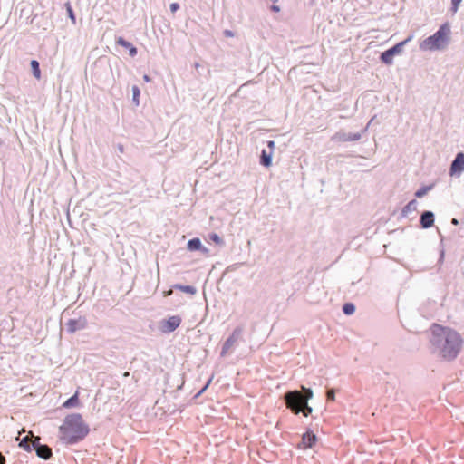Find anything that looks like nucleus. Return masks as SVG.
<instances>
[{
    "instance_id": "nucleus-1",
    "label": "nucleus",
    "mask_w": 464,
    "mask_h": 464,
    "mask_svg": "<svg viewBox=\"0 0 464 464\" xmlns=\"http://www.w3.org/2000/svg\"><path fill=\"white\" fill-rule=\"evenodd\" d=\"M431 336L430 342L434 352L445 361L454 360L459 353L463 340L460 334L450 328L433 324L430 327Z\"/></svg>"
},
{
    "instance_id": "nucleus-2",
    "label": "nucleus",
    "mask_w": 464,
    "mask_h": 464,
    "mask_svg": "<svg viewBox=\"0 0 464 464\" xmlns=\"http://www.w3.org/2000/svg\"><path fill=\"white\" fill-rule=\"evenodd\" d=\"M89 431L90 429L80 413L66 416L63 424L59 428L61 440L68 445L82 440Z\"/></svg>"
},
{
    "instance_id": "nucleus-3",
    "label": "nucleus",
    "mask_w": 464,
    "mask_h": 464,
    "mask_svg": "<svg viewBox=\"0 0 464 464\" xmlns=\"http://www.w3.org/2000/svg\"><path fill=\"white\" fill-rule=\"evenodd\" d=\"M313 391L310 388L303 387V391L291 390L284 394L285 403L292 413L297 415L303 413L304 417L310 415L313 409L308 401L313 398Z\"/></svg>"
},
{
    "instance_id": "nucleus-4",
    "label": "nucleus",
    "mask_w": 464,
    "mask_h": 464,
    "mask_svg": "<svg viewBox=\"0 0 464 464\" xmlns=\"http://www.w3.org/2000/svg\"><path fill=\"white\" fill-rule=\"evenodd\" d=\"M450 23L442 24L433 34L420 43V49L421 51L443 50L450 42Z\"/></svg>"
},
{
    "instance_id": "nucleus-5",
    "label": "nucleus",
    "mask_w": 464,
    "mask_h": 464,
    "mask_svg": "<svg viewBox=\"0 0 464 464\" xmlns=\"http://www.w3.org/2000/svg\"><path fill=\"white\" fill-rule=\"evenodd\" d=\"M413 34H411L405 40L397 43L391 48L382 52L380 55V60L382 63L386 65H391L393 63V57L402 52L403 47L413 39Z\"/></svg>"
},
{
    "instance_id": "nucleus-6",
    "label": "nucleus",
    "mask_w": 464,
    "mask_h": 464,
    "mask_svg": "<svg viewBox=\"0 0 464 464\" xmlns=\"http://www.w3.org/2000/svg\"><path fill=\"white\" fill-rule=\"evenodd\" d=\"M243 334V326H237L233 330L232 334L224 342L220 355L225 356L231 349H234L236 346H237L240 342H244Z\"/></svg>"
},
{
    "instance_id": "nucleus-7",
    "label": "nucleus",
    "mask_w": 464,
    "mask_h": 464,
    "mask_svg": "<svg viewBox=\"0 0 464 464\" xmlns=\"http://www.w3.org/2000/svg\"><path fill=\"white\" fill-rule=\"evenodd\" d=\"M375 116L371 119L365 128L362 130V132H344L338 131L333 137L332 140L339 141V142H348V141H358L362 138V133L365 132L368 130L369 125L374 120Z\"/></svg>"
},
{
    "instance_id": "nucleus-8",
    "label": "nucleus",
    "mask_w": 464,
    "mask_h": 464,
    "mask_svg": "<svg viewBox=\"0 0 464 464\" xmlns=\"http://www.w3.org/2000/svg\"><path fill=\"white\" fill-rule=\"evenodd\" d=\"M464 171V152H458L450 163V175L459 177Z\"/></svg>"
},
{
    "instance_id": "nucleus-9",
    "label": "nucleus",
    "mask_w": 464,
    "mask_h": 464,
    "mask_svg": "<svg viewBox=\"0 0 464 464\" xmlns=\"http://www.w3.org/2000/svg\"><path fill=\"white\" fill-rule=\"evenodd\" d=\"M181 323L179 315H173L161 322L160 329L162 333H171L175 331Z\"/></svg>"
},
{
    "instance_id": "nucleus-10",
    "label": "nucleus",
    "mask_w": 464,
    "mask_h": 464,
    "mask_svg": "<svg viewBox=\"0 0 464 464\" xmlns=\"http://www.w3.org/2000/svg\"><path fill=\"white\" fill-rule=\"evenodd\" d=\"M435 214L430 210H424L420 217V227L422 229H429L434 226Z\"/></svg>"
},
{
    "instance_id": "nucleus-11",
    "label": "nucleus",
    "mask_w": 464,
    "mask_h": 464,
    "mask_svg": "<svg viewBox=\"0 0 464 464\" xmlns=\"http://www.w3.org/2000/svg\"><path fill=\"white\" fill-rule=\"evenodd\" d=\"M316 441H317L316 435L311 430H307L302 435V441L298 445V447L299 448L303 447L304 449H311L314 446Z\"/></svg>"
},
{
    "instance_id": "nucleus-12",
    "label": "nucleus",
    "mask_w": 464,
    "mask_h": 464,
    "mask_svg": "<svg viewBox=\"0 0 464 464\" xmlns=\"http://www.w3.org/2000/svg\"><path fill=\"white\" fill-rule=\"evenodd\" d=\"M67 330L70 333L84 329L87 326V320L85 317H79L78 319H70L67 324Z\"/></svg>"
},
{
    "instance_id": "nucleus-13",
    "label": "nucleus",
    "mask_w": 464,
    "mask_h": 464,
    "mask_svg": "<svg viewBox=\"0 0 464 464\" xmlns=\"http://www.w3.org/2000/svg\"><path fill=\"white\" fill-rule=\"evenodd\" d=\"M273 154L271 150L263 149L260 153L259 163L265 168H269L272 165Z\"/></svg>"
},
{
    "instance_id": "nucleus-14",
    "label": "nucleus",
    "mask_w": 464,
    "mask_h": 464,
    "mask_svg": "<svg viewBox=\"0 0 464 464\" xmlns=\"http://www.w3.org/2000/svg\"><path fill=\"white\" fill-rule=\"evenodd\" d=\"M116 44L120 46H122L124 48H126L127 50H129V53H130V56H135L137 54V48L135 46L132 45V44H130V42L126 41L124 38L122 37H118L116 39Z\"/></svg>"
},
{
    "instance_id": "nucleus-15",
    "label": "nucleus",
    "mask_w": 464,
    "mask_h": 464,
    "mask_svg": "<svg viewBox=\"0 0 464 464\" xmlns=\"http://www.w3.org/2000/svg\"><path fill=\"white\" fill-rule=\"evenodd\" d=\"M418 201L416 199H411L401 209V217L406 218L409 213L413 212L417 209Z\"/></svg>"
},
{
    "instance_id": "nucleus-16",
    "label": "nucleus",
    "mask_w": 464,
    "mask_h": 464,
    "mask_svg": "<svg viewBox=\"0 0 464 464\" xmlns=\"http://www.w3.org/2000/svg\"><path fill=\"white\" fill-rule=\"evenodd\" d=\"M36 454L38 457L49 459L52 457V449L47 445H41V447H37Z\"/></svg>"
},
{
    "instance_id": "nucleus-17",
    "label": "nucleus",
    "mask_w": 464,
    "mask_h": 464,
    "mask_svg": "<svg viewBox=\"0 0 464 464\" xmlns=\"http://www.w3.org/2000/svg\"><path fill=\"white\" fill-rule=\"evenodd\" d=\"M79 404V391H76V392L71 398L63 403V408L69 409L78 407Z\"/></svg>"
},
{
    "instance_id": "nucleus-18",
    "label": "nucleus",
    "mask_w": 464,
    "mask_h": 464,
    "mask_svg": "<svg viewBox=\"0 0 464 464\" xmlns=\"http://www.w3.org/2000/svg\"><path fill=\"white\" fill-rule=\"evenodd\" d=\"M434 188V184L425 185L420 187L419 189L415 191V197L416 198H422L424 197L429 191H430Z\"/></svg>"
},
{
    "instance_id": "nucleus-19",
    "label": "nucleus",
    "mask_w": 464,
    "mask_h": 464,
    "mask_svg": "<svg viewBox=\"0 0 464 464\" xmlns=\"http://www.w3.org/2000/svg\"><path fill=\"white\" fill-rule=\"evenodd\" d=\"M355 310H356V307H355L354 304L351 303V302L345 303L342 307V311L345 315L353 314Z\"/></svg>"
},
{
    "instance_id": "nucleus-20",
    "label": "nucleus",
    "mask_w": 464,
    "mask_h": 464,
    "mask_svg": "<svg viewBox=\"0 0 464 464\" xmlns=\"http://www.w3.org/2000/svg\"><path fill=\"white\" fill-rule=\"evenodd\" d=\"M173 287L175 289L180 290L181 292H185V293H188L190 295H194L197 292L196 288L191 285H183L176 284L173 285Z\"/></svg>"
},
{
    "instance_id": "nucleus-21",
    "label": "nucleus",
    "mask_w": 464,
    "mask_h": 464,
    "mask_svg": "<svg viewBox=\"0 0 464 464\" xmlns=\"http://www.w3.org/2000/svg\"><path fill=\"white\" fill-rule=\"evenodd\" d=\"M31 67H32V70H33L34 76L37 80H39L41 78V70H40V67H39V63L36 60H32L31 61Z\"/></svg>"
},
{
    "instance_id": "nucleus-22",
    "label": "nucleus",
    "mask_w": 464,
    "mask_h": 464,
    "mask_svg": "<svg viewBox=\"0 0 464 464\" xmlns=\"http://www.w3.org/2000/svg\"><path fill=\"white\" fill-rule=\"evenodd\" d=\"M209 239L213 241L217 246H223L225 245V242L221 237H219L216 233L209 234Z\"/></svg>"
},
{
    "instance_id": "nucleus-23",
    "label": "nucleus",
    "mask_w": 464,
    "mask_h": 464,
    "mask_svg": "<svg viewBox=\"0 0 464 464\" xmlns=\"http://www.w3.org/2000/svg\"><path fill=\"white\" fill-rule=\"evenodd\" d=\"M201 246V241L199 238H193L188 241V247L190 250H197L199 249Z\"/></svg>"
},
{
    "instance_id": "nucleus-24",
    "label": "nucleus",
    "mask_w": 464,
    "mask_h": 464,
    "mask_svg": "<svg viewBox=\"0 0 464 464\" xmlns=\"http://www.w3.org/2000/svg\"><path fill=\"white\" fill-rule=\"evenodd\" d=\"M64 5H65V8H66L68 16L70 17L72 24H76V17H75V14L73 13V10H72V7L70 2H66Z\"/></svg>"
},
{
    "instance_id": "nucleus-25",
    "label": "nucleus",
    "mask_w": 464,
    "mask_h": 464,
    "mask_svg": "<svg viewBox=\"0 0 464 464\" xmlns=\"http://www.w3.org/2000/svg\"><path fill=\"white\" fill-rule=\"evenodd\" d=\"M31 441L28 437H24L19 446L22 447L23 449H24L26 451H31L32 450V448H31Z\"/></svg>"
},
{
    "instance_id": "nucleus-26",
    "label": "nucleus",
    "mask_w": 464,
    "mask_h": 464,
    "mask_svg": "<svg viewBox=\"0 0 464 464\" xmlns=\"http://www.w3.org/2000/svg\"><path fill=\"white\" fill-rule=\"evenodd\" d=\"M132 93H133V102L135 103L136 106H138L140 103L139 98H140V89L138 86H136V85L132 86Z\"/></svg>"
},
{
    "instance_id": "nucleus-27",
    "label": "nucleus",
    "mask_w": 464,
    "mask_h": 464,
    "mask_svg": "<svg viewBox=\"0 0 464 464\" xmlns=\"http://www.w3.org/2000/svg\"><path fill=\"white\" fill-rule=\"evenodd\" d=\"M326 398L328 401H334L335 400V390L334 388L327 389Z\"/></svg>"
},
{
    "instance_id": "nucleus-28",
    "label": "nucleus",
    "mask_w": 464,
    "mask_h": 464,
    "mask_svg": "<svg viewBox=\"0 0 464 464\" xmlns=\"http://www.w3.org/2000/svg\"><path fill=\"white\" fill-rule=\"evenodd\" d=\"M462 0H451V7H450V11L455 14L459 7V5L461 4Z\"/></svg>"
},
{
    "instance_id": "nucleus-29",
    "label": "nucleus",
    "mask_w": 464,
    "mask_h": 464,
    "mask_svg": "<svg viewBox=\"0 0 464 464\" xmlns=\"http://www.w3.org/2000/svg\"><path fill=\"white\" fill-rule=\"evenodd\" d=\"M40 438L36 437L34 440L31 441V448L36 451L37 447H41Z\"/></svg>"
},
{
    "instance_id": "nucleus-30",
    "label": "nucleus",
    "mask_w": 464,
    "mask_h": 464,
    "mask_svg": "<svg viewBox=\"0 0 464 464\" xmlns=\"http://www.w3.org/2000/svg\"><path fill=\"white\" fill-rule=\"evenodd\" d=\"M275 147H276V143L274 140L267 141V148H268L267 150H271L272 152H274Z\"/></svg>"
},
{
    "instance_id": "nucleus-31",
    "label": "nucleus",
    "mask_w": 464,
    "mask_h": 464,
    "mask_svg": "<svg viewBox=\"0 0 464 464\" xmlns=\"http://www.w3.org/2000/svg\"><path fill=\"white\" fill-rule=\"evenodd\" d=\"M444 256H445V251H444V248L442 247L440 252V257H439L438 263L441 264L443 262Z\"/></svg>"
},
{
    "instance_id": "nucleus-32",
    "label": "nucleus",
    "mask_w": 464,
    "mask_h": 464,
    "mask_svg": "<svg viewBox=\"0 0 464 464\" xmlns=\"http://www.w3.org/2000/svg\"><path fill=\"white\" fill-rule=\"evenodd\" d=\"M179 8V5L178 3H172L170 5V10L172 13L176 12Z\"/></svg>"
},
{
    "instance_id": "nucleus-33",
    "label": "nucleus",
    "mask_w": 464,
    "mask_h": 464,
    "mask_svg": "<svg viewBox=\"0 0 464 464\" xmlns=\"http://www.w3.org/2000/svg\"><path fill=\"white\" fill-rule=\"evenodd\" d=\"M270 10L272 12L278 13V12H280V7H279V5H272L270 7Z\"/></svg>"
},
{
    "instance_id": "nucleus-34",
    "label": "nucleus",
    "mask_w": 464,
    "mask_h": 464,
    "mask_svg": "<svg viewBox=\"0 0 464 464\" xmlns=\"http://www.w3.org/2000/svg\"><path fill=\"white\" fill-rule=\"evenodd\" d=\"M212 378L213 377H210L209 379H208L207 382H205V386H204V389L205 391L208 388V386L210 385L211 382H212Z\"/></svg>"
},
{
    "instance_id": "nucleus-35",
    "label": "nucleus",
    "mask_w": 464,
    "mask_h": 464,
    "mask_svg": "<svg viewBox=\"0 0 464 464\" xmlns=\"http://www.w3.org/2000/svg\"><path fill=\"white\" fill-rule=\"evenodd\" d=\"M5 457L0 452V464H5Z\"/></svg>"
},
{
    "instance_id": "nucleus-36",
    "label": "nucleus",
    "mask_w": 464,
    "mask_h": 464,
    "mask_svg": "<svg viewBox=\"0 0 464 464\" xmlns=\"http://www.w3.org/2000/svg\"><path fill=\"white\" fill-rule=\"evenodd\" d=\"M224 34L226 36H233L234 35L233 32L230 30H225Z\"/></svg>"
},
{
    "instance_id": "nucleus-37",
    "label": "nucleus",
    "mask_w": 464,
    "mask_h": 464,
    "mask_svg": "<svg viewBox=\"0 0 464 464\" xmlns=\"http://www.w3.org/2000/svg\"><path fill=\"white\" fill-rule=\"evenodd\" d=\"M143 80L146 82H150L151 81L150 77L148 75V74H145L143 76Z\"/></svg>"
},
{
    "instance_id": "nucleus-38",
    "label": "nucleus",
    "mask_w": 464,
    "mask_h": 464,
    "mask_svg": "<svg viewBox=\"0 0 464 464\" xmlns=\"http://www.w3.org/2000/svg\"><path fill=\"white\" fill-rule=\"evenodd\" d=\"M451 224L454 225V226H457V225H459V220L454 218L451 219Z\"/></svg>"
},
{
    "instance_id": "nucleus-39",
    "label": "nucleus",
    "mask_w": 464,
    "mask_h": 464,
    "mask_svg": "<svg viewBox=\"0 0 464 464\" xmlns=\"http://www.w3.org/2000/svg\"><path fill=\"white\" fill-rule=\"evenodd\" d=\"M172 293H173L172 289H169V290L164 292V295L168 296V295H170Z\"/></svg>"
},
{
    "instance_id": "nucleus-40",
    "label": "nucleus",
    "mask_w": 464,
    "mask_h": 464,
    "mask_svg": "<svg viewBox=\"0 0 464 464\" xmlns=\"http://www.w3.org/2000/svg\"><path fill=\"white\" fill-rule=\"evenodd\" d=\"M119 150H120L121 152H123L124 149H123V146H122V145H120V146H119Z\"/></svg>"
},
{
    "instance_id": "nucleus-41",
    "label": "nucleus",
    "mask_w": 464,
    "mask_h": 464,
    "mask_svg": "<svg viewBox=\"0 0 464 464\" xmlns=\"http://www.w3.org/2000/svg\"><path fill=\"white\" fill-rule=\"evenodd\" d=\"M194 66H195V68H196V69H198V67H199L200 65H199V63H195Z\"/></svg>"
},
{
    "instance_id": "nucleus-42",
    "label": "nucleus",
    "mask_w": 464,
    "mask_h": 464,
    "mask_svg": "<svg viewBox=\"0 0 464 464\" xmlns=\"http://www.w3.org/2000/svg\"><path fill=\"white\" fill-rule=\"evenodd\" d=\"M201 393H203V389H201V390L198 392L197 396L200 395Z\"/></svg>"
},
{
    "instance_id": "nucleus-43",
    "label": "nucleus",
    "mask_w": 464,
    "mask_h": 464,
    "mask_svg": "<svg viewBox=\"0 0 464 464\" xmlns=\"http://www.w3.org/2000/svg\"><path fill=\"white\" fill-rule=\"evenodd\" d=\"M204 252H205V255H207V254H208V248H207V247H205Z\"/></svg>"
},
{
    "instance_id": "nucleus-44",
    "label": "nucleus",
    "mask_w": 464,
    "mask_h": 464,
    "mask_svg": "<svg viewBox=\"0 0 464 464\" xmlns=\"http://www.w3.org/2000/svg\"><path fill=\"white\" fill-rule=\"evenodd\" d=\"M207 311H208V305L206 304L205 305V312H207Z\"/></svg>"
},
{
    "instance_id": "nucleus-45",
    "label": "nucleus",
    "mask_w": 464,
    "mask_h": 464,
    "mask_svg": "<svg viewBox=\"0 0 464 464\" xmlns=\"http://www.w3.org/2000/svg\"><path fill=\"white\" fill-rule=\"evenodd\" d=\"M271 1H272V2H274V3H276V2H277L278 0H271Z\"/></svg>"
}]
</instances>
